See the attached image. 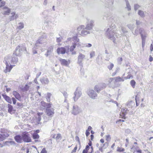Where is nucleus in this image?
I'll return each instance as SVG.
<instances>
[{
    "label": "nucleus",
    "instance_id": "obj_1",
    "mask_svg": "<svg viewBox=\"0 0 153 153\" xmlns=\"http://www.w3.org/2000/svg\"><path fill=\"white\" fill-rule=\"evenodd\" d=\"M121 29L122 31V33L121 32V33L119 34L118 32L119 31H117V32H116V29L115 26L114 24H112L111 26H109L105 30V34L107 37L112 40L113 42L114 43L115 42V37L114 36L117 38H119L122 37L123 34H125L127 33V31L126 30L125 28L123 27H121Z\"/></svg>",
    "mask_w": 153,
    "mask_h": 153
},
{
    "label": "nucleus",
    "instance_id": "obj_2",
    "mask_svg": "<svg viewBox=\"0 0 153 153\" xmlns=\"http://www.w3.org/2000/svg\"><path fill=\"white\" fill-rule=\"evenodd\" d=\"M94 21L92 20H88L87 22V24L85 28V30H82L81 31V33H78L80 35L82 36H85L87 35L90 33V30L93 29V27L94 26Z\"/></svg>",
    "mask_w": 153,
    "mask_h": 153
},
{
    "label": "nucleus",
    "instance_id": "obj_3",
    "mask_svg": "<svg viewBox=\"0 0 153 153\" xmlns=\"http://www.w3.org/2000/svg\"><path fill=\"white\" fill-rule=\"evenodd\" d=\"M87 93L89 97L91 99H95L97 97V94L94 91L91 89H89L87 91Z\"/></svg>",
    "mask_w": 153,
    "mask_h": 153
},
{
    "label": "nucleus",
    "instance_id": "obj_4",
    "mask_svg": "<svg viewBox=\"0 0 153 153\" xmlns=\"http://www.w3.org/2000/svg\"><path fill=\"white\" fill-rule=\"evenodd\" d=\"M22 140L25 142H31V139L28 132H24L22 135Z\"/></svg>",
    "mask_w": 153,
    "mask_h": 153
},
{
    "label": "nucleus",
    "instance_id": "obj_5",
    "mask_svg": "<svg viewBox=\"0 0 153 153\" xmlns=\"http://www.w3.org/2000/svg\"><path fill=\"white\" fill-rule=\"evenodd\" d=\"M69 50V47L67 46H65V48L60 47L58 48L57 49V52L58 54H64L66 51V50Z\"/></svg>",
    "mask_w": 153,
    "mask_h": 153
},
{
    "label": "nucleus",
    "instance_id": "obj_6",
    "mask_svg": "<svg viewBox=\"0 0 153 153\" xmlns=\"http://www.w3.org/2000/svg\"><path fill=\"white\" fill-rule=\"evenodd\" d=\"M85 59V56L84 55L81 53H79L78 56V62L81 67H82V61Z\"/></svg>",
    "mask_w": 153,
    "mask_h": 153
},
{
    "label": "nucleus",
    "instance_id": "obj_7",
    "mask_svg": "<svg viewBox=\"0 0 153 153\" xmlns=\"http://www.w3.org/2000/svg\"><path fill=\"white\" fill-rule=\"evenodd\" d=\"M5 64L6 65V66L5 69L4 71V72L5 73H7L8 72H10L13 67L14 66V65H9L7 62H5Z\"/></svg>",
    "mask_w": 153,
    "mask_h": 153
},
{
    "label": "nucleus",
    "instance_id": "obj_8",
    "mask_svg": "<svg viewBox=\"0 0 153 153\" xmlns=\"http://www.w3.org/2000/svg\"><path fill=\"white\" fill-rule=\"evenodd\" d=\"M54 109L46 108V113L47 115L49 117H52L54 114Z\"/></svg>",
    "mask_w": 153,
    "mask_h": 153
},
{
    "label": "nucleus",
    "instance_id": "obj_9",
    "mask_svg": "<svg viewBox=\"0 0 153 153\" xmlns=\"http://www.w3.org/2000/svg\"><path fill=\"white\" fill-rule=\"evenodd\" d=\"M22 51V48L20 46H18L16 48L15 51L13 54L16 56L20 55L21 52Z\"/></svg>",
    "mask_w": 153,
    "mask_h": 153
},
{
    "label": "nucleus",
    "instance_id": "obj_10",
    "mask_svg": "<svg viewBox=\"0 0 153 153\" xmlns=\"http://www.w3.org/2000/svg\"><path fill=\"white\" fill-rule=\"evenodd\" d=\"M3 12L2 13L4 15H8L10 14L11 10L10 8L7 7H5L3 8Z\"/></svg>",
    "mask_w": 153,
    "mask_h": 153
},
{
    "label": "nucleus",
    "instance_id": "obj_11",
    "mask_svg": "<svg viewBox=\"0 0 153 153\" xmlns=\"http://www.w3.org/2000/svg\"><path fill=\"white\" fill-rule=\"evenodd\" d=\"M13 94L15 97L19 101L22 100L21 97L20 95L16 91H13Z\"/></svg>",
    "mask_w": 153,
    "mask_h": 153
},
{
    "label": "nucleus",
    "instance_id": "obj_12",
    "mask_svg": "<svg viewBox=\"0 0 153 153\" xmlns=\"http://www.w3.org/2000/svg\"><path fill=\"white\" fill-rule=\"evenodd\" d=\"M15 141L18 143H21L22 142V136L20 135H16L14 137Z\"/></svg>",
    "mask_w": 153,
    "mask_h": 153
},
{
    "label": "nucleus",
    "instance_id": "obj_13",
    "mask_svg": "<svg viewBox=\"0 0 153 153\" xmlns=\"http://www.w3.org/2000/svg\"><path fill=\"white\" fill-rule=\"evenodd\" d=\"M59 61L62 65L67 66L70 63V62L67 61L66 60L63 59H59Z\"/></svg>",
    "mask_w": 153,
    "mask_h": 153
},
{
    "label": "nucleus",
    "instance_id": "obj_14",
    "mask_svg": "<svg viewBox=\"0 0 153 153\" xmlns=\"http://www.w3.org/2000/svg\"><path fill=\"white\" fill-rule=\"evenodd\" d=\"M2 96L3 97L5 100L11 104L12 103L11 99L10 97L7 96L6 95L2 94Z\"/></svg>",
    "mask_w": 153,
    "mask_h": 153
},
{
    "label": "nucleus",
    "instance_id": "obj_15",
    "mask_svg": "<svg viewBox=\"0 0 153 153\" xmlns=\"http://www.w3.org/2000/svg\"><path fill=\"white\" fill-rule=\"evenodd\" d=\"M134 105V102L132 101L128 102L126 104L127 107L129 108H132Z\"/></svg>",
    "mask_w": 153,
    "mask_h": 153
},
{
    "label": "nucleus",
    "instance_id": "obj_16",
    "mask_svg": "<svg viewBox=\"0 0 153 153\" xmlns=\"http://www.w3.org/2000/svg\"><path fill=\"white\" fill-rule=\"evenodd\" d=\"M85 26L84 25H80L77 28V36L78 35H80L78 33H81V32H80L81 30V31L82 30H85Z\"/></svg>",
    "mask_w": 153,
    "mask_h": 153
},
{
    "label": "nucleus",
    "instance_id": "obj_17",
    "mask_svg": "<svg viewBox=\"0 0 153 153\" xmlns=\"http://www.w3.org/2000/svg\"><path fill=\"white\" fill-rule=\"evenodd\" d=\"M139 33L140 34L141 37L143 36H147V34L146 33L144 30L142 28H140L139 30Z\"/></svg>",
    "mask_w": 153,
    "mask_h": 153
},
{
    "label": "nucleus",
    "instance_id": "obj_18",
    "mask_svg": "<svg viewBox=\"0 0 153 153\" xmlns=\"http://www.w3.org/2000/svg\"><path fill=\"white\" fill-rule=\"evenodd\" d=\"M94 89L97 92L99 93L100 91L102 89L101 88V87L100 86V84H98L95 86L94 88Z\"/></svg>",
    "mask_w": 153,
    "mask_h": 153
},
{
    "label": "nucleus",
    "instance_id": "obj_19",
    "mask_svg": "<svg viewBox=\"0 0 153 153\" xmlns=\"http://www.w3.org/2000/svg\"><path fill=\"white\" fill-rule=\"evenodd\" d=\"M124 80L123 77H121L120 76H117L114 77V82H123Z\"/></svg>",
    "mask_w": 153,
    "mask_h": 153
},
{
    "label": "nucleus",
    "instance_id": "obj_20",
    "mask_svg": "<svg viewBox=\"0 0 153 153\" xmlns=\"http://www.w3.org/2000/svg\"><path fill=\"white\" fill-rule=\"evenodd\" d=\"M11 16L10 17V21L13 20L15 19V18L18 17V16L17 15H16L15 12H13L11 13Z\"/></svg>",
    "mask_w": 153,
    "mask_h": 153
},
{
    "label": "nucleus",
    "instance_id": "obj_21",
    "mask_svg": "<svg viewBox=\"0 0 153 153\" xmlns=\"http://www.w3.org/2000/svg\"><path fill=\"white\" fill-rule=\"evenodd\" d=\"M138 14L142 18H144L145 16L144 12L142 10H139L138 11Z\"/></svg>",
    "mask_w": 153,
    "mask_h": 153
},
{
    "label": "nucleus",
    "instance_id": "obj_22",
    "mask_svg": "<svg viewBox=\"0 0 153 153\" xmlns=\"http://www.w3.org/2000/svg\"><path fill=\"white\" fill-rule=\"evenodd\" d=\"M52 137L57 140L61 138V135L60 134H54L53 135Z\"/></svg>",
    "mask_w": 153,
    "mask_h": 153
},
{
    "label": "nucleus",
    "instance_id": "obj_23",
    "mask_svg": "<svg viewBox=\"0 0 153 153\" xmlns=\"http://www.w3.org/2000/svg\"><path fill=\"white\" fill-rule=\"evenodd\" d=\"M107 80L108 82V84H110L111 83L113 82L114 84H115V83L114 82V77L110 78L107 79Z\"/></svg>",
    "mask_w": 153,
    "mask_h": 153
},
{
    "label": "nucleus",
    "instance_id": "obj_24",
    "mask_svg": "<svg viewBox=\"0 0 153 153\" xmlns=\"http://www.w3.org/2000/svg\"><path fill=\"white\" fill-rule=\"evenodd\" d=\"M105 4H106V6L107 7H109L113 4V0H109L108 1H107Z\"/></svg>",
    "mask_w": 153,
    "mask_h": 153
},
{
    "label": "nucleus",
    "instance_id": "obj_25",
    "mask_svg": "<svg viewBox=\"0 0 153 153\" xmlns=\"http://www.w3.org/2000/svg\"><path fill=\"white\" fill-rule=\"evenodd\" d=\"M77 47H85L84 44L81 43L79 42V39H77Z\"/></svg>",
    "mask_w": 153,
    "mask_h": 153
},
{
    "label": "nucleus",
    "instance_id": "obj_26",
    "mask_svg": "<svg viewBox=\"0 0 153 153\" xmlns=\"http://www.w3.org/2000/svg\"><path fill=\"white\" fill-rule=\"evenodd\" d=\"M32 137L33 139H38L39 137V136L38 134L36 133H33L32 135Z\"/></svg>",
    "mask_w": 153,
    "mask_h": 153
},
{
    "label": "nucleus",
    "instance_id": "obj_27",
    "mask_svg": "<svg viewBox=\"0 0 153 153\" xmlns=\"http://www.w3.org/2000/svg\"><path fill=\"white\" fill-rule=\"evenodd\" d=\"M8 107V112L11 113L12 111H13V107L12 105H11L10 104H8L7 105Z\"/></svg>",
    "mask_w": 153,
    "mask_h": 153
},
{
    "label": "nucleus",
    "instance_id": "obj_28",
    "mask_svg": "<svg viewBox=\"0 0 153 153\" xmlns=\"http://www.w3.org/2000/svg\"><path fill=\"white\" fill-rule=\"evenodd\" d=\"M134 10L135 11H136L140 7V6L138 4H136L134 5Z\"/></svg>",
    "mask_w": 153,
    "mask_h": 153
},
{
    "label": "nucleus",
    "instance_id": "obj_29",
    "mask_svg": "<svg viewBox=\"0 0 153 153\" xmlns=\"http://www.w3.org/2000/svg\"><path fill=\"white\" fill-rule=\"evenodd\" d=\"M19 25L17 27V28L19 30H21L24 27V24L23 23L20 22L19 24Z\"/></svg>",
    "mask_w": 153,
    "mask_h": 153
},
{
    "label": "nucleus",
    "instance_id": "obj_30",
    "mask_svg": "<svg viewBox=\"0 0 153 153\" xmlns=\"http://www.w3.org/2000/svg\"><path fill=\"white\" fill-rule=\"evenodd\" d=\"M129 110L128 109V108H125L122 109L121 111V112H122V113H124V114H126L127 113V111Z\"/></svg>",
    "mask_w": 153,
    "mask_h": 153
},
{
    "label": "nucleus",
    "instance_id": "obj_31",
    "mask_svg": "<svg viewBox=\"0 0 153 153\" xmlns=\"http://www.w3.org/2000/svg\"><path fill=\"white\" fill-rule=\"evenodd\" d=\"M136 82L134 80H132L130 82V84L132 87L134 88L135 87Z\"/></svg>",
    "mask_w": 153,
    "mask_h": 153
},
{
    "label": "nucleus",
    "instance_id": "obj_32",
    "mask_svg": "<svg viewBox=\"0 0 153 153\" xmlns=\"http://www.w3.org/2000/svg\"><path fill=\"white\" fill-rule=\"evenodd\" d=\"M127 26L131 30H132L134 27V25L133 24H129L127 25Z\"/></svg>",
    "mask_w": 153,
    "mask_h": 153
},
{
    "label": "nucleus",
    "instance_id": "obj_33",
    "mask_svg": "<svg viewBox=\"0 0 153 153\" xmlns=\"http://www.w3.org/2000/svg\"><path fill=\"white\" fill-rule=\"evenodd\" d=\"M76 46V43H74L73 44V45L71 46L70 48V51H74V49L75 48Z\"/></svg>",
    "mask_w": 153,
    "mask_h": 153
},
{
    "label": "nucleus",
    "instance_id": "obj_34",
    "mask_svg": "<svg viewBox=\"0 0 153 153\" xmlns=\"http://www.w3.org/2000/svg\"><path fill=\"white\" fill-rule=\"evenodd\" d=\"M77 91L78 92H77V98H79L80 97L82 94V92L81 90H79L78 91V89H77Z\"/></svg>",
    "mask_w": 153,
    "mask_h": 153
},
{
    "label": "nucleus",
    "instance_id": "obj_35",
    "mask_svg": "<svg viewBox=\"0 0 153 153\" xmlns=\"http://www.w3.org/2000/svg\"><path fill=\"white\" fill-rule=\"evenodd\" d=\"M126 6L128 10L130 11L131 10V7L128 1L126 2Z\"/></svg>",
    "mask_w": 153,
    "mask_h": 153
},
{
    "label": "nucleus",
    "instance_id": "obj_36",
    "mask_svg": "<svg viewBox=\"0 0 153 153\" xmlns=\"http://www.w3.org/2000/svg\"><path fill=\"white\" fill-rule=\"evenodd\" d=\"M117 151L119 152H123L125 151V149L122 148L118 147Z\"/></svg>",
    "mask_w": 153,
    "mask_h": 153
},
{
    "label": "nucleus",
    "instance_id": "obj_37",
    "mask_svg": "<svg viewBox=\"0 0 153 153\" xmlns=\"http://www.w3.org/2000/svg\"><path fill=\"white\" fill-rule=\"evenodd\" d=\"M100 86L101 87V88L102 89H104L106 87V84L105 83H100Z\"/></svg>",
    "mask_w": 153,
    "mask_h": 153
},
{
    "label": "nucleus",
    "instance_id": "obj_38",
    "mask_svg": "<svg viewBox=\"0 0 153 153\" xmlns=\"http://www.w3.org/2000/svg\"><path fill=\"white\" fill-rule=\"evenodd\" d=\"M105 139L108 141H109L111 139V137L110 135L108 134L105 136Z\"/></svg>",
    "mask_w": 153,
    "mask_h": 153
},
{
    "label": "nucleus",
    "instance_id": "obj_39",
    "mask_svg": "<svg viewBox=\"0 0 153 153\" xmlns=\"http://www.w3.org/2000/svg\"><path fill=\"white\" fill-rule=\"evenodd\" d=\"M29 86L27 85H26L23 88V90L24 91H27L29 89Z\"/></svg>",
    "mask_w": 153,
    "mask_h": 153
},
{
    "label": "nucleus",
    "instance_id": "obj_40",
    "mask_svg": "<svg viewBox=\"0 0 153 153\" xmlns=\"http://www.w3.org/2000/svg\"><path fill=\"white\" fill-rule=\"evenodd\" d=\"M117 61L118 64H121V62L123 61V59L122 57H119L117 59Z\"/></svg>",
    "mask_w": 153,
    "mask_h": 153
},
{
    "label": "nucleus",
    "instance_id": "obj_41",
    "mask_svg": "<svg viewBox=\"0 0 153 153\" xmlns=\"http://www.w3.org/2000/svg\"><path fill=\"white\" fill-rule=\"evenodd\" d=\"M114 66V65L113 63H111L110 65H108V68L110 70H111L113 68Z\"/></svg>",
    "mask_w": 153,
    "mask_h": 153
},
{
    "label": "nucleus",
    "instance_id": "obj_42",
    "mask_svg": "<svg viewBox=\"0 0 153 153\" xmlns=\"http://www.w3.org/2000/svg\"><path fill=\"white\" fill-rule=\"evenodd\" d=\"M52 104L50 103H47L46 104L45 107L46 108L50 109V108L51 107Z\"/></svg>",
    "mask_w": 153,
    "mask_h": 153
},
{
    "label": "nucleus",
    "instance_id": "obj_43",
    "mask_svg": "<svg viewBox=\"0 0 153 153\" xmlns=\"http://www.w3.org/2000/svg\"><path fill=\"white\" fill-rule=\"evenodd\" d=\"M6 4V2L5 1H1L0 4V7L4 6Z\"/></svg>",
    "mask_w": 153,
    "mask_h": 153
},
{
    "label": "nucleus",
    "instance_id": "obj_44",
    "mask_svg": "<svg viewBox=\"0 0 153 153\" xmlns=\"http://www.w3.org/2000/svg\"><path fill=\"white\" fill-rule=\"evenodd\" d=\"M133 76H131V74H129L126 77H124V78L125 79H129L130 78H132Z\"/></svg>",
    "mask_w": 153,
    "mask_h": 153
},
{
    "label": "nucleus",
    "instance_id": "obj_45",
    "mask_svg": "<svg viewBox=\"0 0 153 153\" xmlns=\"http://www.w3.org/2000/svg\"><path fill=\"white\" fill-rule=\"evenodd\" d=\"M146 36H143L141 37L142 39V44H145V39Z\"/></svg>",
    "mask_w": 153,
    "mask_h": 153
},
{
    "label": "nucleus",
    "instance_id": "obj_46",
    "mask_svg": "<svg viewBox=\"0 0 153 153\" xmlns=\"http://www.w3.org/2000/svg\"><path fill=\"white\" fill-rule=\"evenodd\" d=\"M85 47L88 48L91 47L92 46V45L90 43H86L84 44Z\"/></svg>",
    "mask_w": 153,
    "mask_h": 153
},
{
    "label": "nucleus",
    "instance_id": "obj_47",
    "mask_svg": "<svg viewBox=\"0 0 153 153\" xmlns=\"http://www.w3.org/2000/svg\"><path fill=\"white\" fill-rule=\"evenodd\" d=\"M41 104L44 107H45L46 104L47 103H46L45 102H44V101H42L41 102Z\"/></svg>",
    "mask_w": 153,
    "mask_h": 153
},
{
    "label": "nucleus",
    "instance_id": "obj_48",
    "mask_svg": "<svg viewBox=\"0 0 153 153\" xmlns=\"http://www.w3.org/2000/svg\"><path fill=\"white\" fill-rule=\"evenodd\" d=\"M120 116L121 117L125 119L126 117H125V116L126 115V114L124 113H122L121 112L120 114Z\"/></svg>",
    "mask_w": 153,
    "mask_h": 153
},
{
    "label": "nucleus",
    "instance_id": "obj_49",
    "mask_svg": "<svg viewBox=\"0 0 153 153\" xmlns=\"http://www.w3.org/2000/svg\"><path fill=\"white\" fill-rule=\"evenodd\" d=\"M109 101L110 102H112L116 104L117 106H118V104L117 101H114L112 100H110Z\"/></svg>",
    "mask_w": 153,
    "mask_h": 153
},
{
    "label": "nucleus",
    "instance_id": "obj_50",
    "mask_svg": "<svg viewBox=\"0 0 153 153\" xmlns=\"http://www.w3.org/2000/svg\"><path fill=\"white\" fill-rule=\"evenodd\" d=\"M12 99L13 102V104L15 105L16 103V100L14 97H12Z\"/></svg>",
    "mask_w": 153,
    "mask_h": 153
},
{
    "label": "nucleus",
    "instance_id": "obj_51",
    "mask_svg": "<svg viewBox=\"0 0 153 153\" xmlns=\"http://www.w3.org/2000/svg\"><path fill=\"white\" fill-rule=\"evenodd\" d=\"M95 55V53L94 52H92L90 53V56L91 58L94 56Z\"/></svg>",
    "mask_w": 153,
    "mask_h": 153
},
{
    "label": "nucleus",
    "instance_id": "obj_52",
    "mask_svg": "<svg viewBox=\"0 0 153 153\" xmlns=\"http://www.w3.org/2000/svg\"><path fill=\"white\" fill-rule=\"evenodd\" d=\"M40 153H47V151L45 148H43L41 152Z\"/></svg>",
    "mask_w": 153,
    "mask_h": 153
},
{
    "label": "nucleus",
    "instance_id": "obj_53",
    "mask_svg": "<svg viewBox=\"0 0 153 153\" xmlns=\"http://www.w3.org/2000/svg\"><path fill=\"white\" fill-rule=\"evenodd\" d=\"M72 113L74 115L76 114V108L74 106L73 107Z\"/></svg>",
    "mask_w": 153,
    "mask_h": 153
},
{
    "label": "nucleus",
    "instance_id": "obj_54",
    "mask_svg": "<svg viewBox=\"0 0 153 153\" xmlns=\"http://www.w3.org/2000/svg\"><path fill=\"white\" fill-rule=\"evenodd\" d=\"M139 33V32L138 30L137 29L135 31L134 33H133L135 35H137L138 33Z\"/></svg>",
    "mask_w": 153,
    "mask_h": 153
},
{
    "label": "nucleus",
    "instance_id": "obj_55",
    "mask_svg": "<svg viewBox=\"0 0 153 153\" xmlns=\"http://www.w3.org/2000/svg\"><path fill=\"white\" fill-rule=\"evenodd\" d=\"M90 134V132L88 131V130H87L86 131L85 134L86 136H88Z\"/></svg>",
    "mask_w": 153,
    "mask_h": 153
},
{
    "label": "nucleus",
    "instance_id": "obj_56",
    "mask_svg": "<svg viewBox=\"0 0 153 153\" xmlns=\"http://www.w3.org/2000/svg\"><path fill=\"white\" fill-rule=\"evenodd\" d=\"M61 39L60 37L57 38L56 39V42L58 43L60 42H61Z\"/></svg>",
    "mask_w": 153,
    "mask_h": 153
},
{
    "label": "nucleus",
    "instance_id": "obj_57",
    "mask_svg": "<svg viewBox=\"0 0 153 153\" xmlns=\"http://www.w3.org/2000/svg\"><path fill=\"white\" fill-rule=\"evenodd\" d=\"M150 49L151 51H153V45L152 44L150 45Z\"/></svg>",
    "mask_w": 153,
    "mask_h": 153
},
{
    "label": "nucleus",
    "instance_id": "obj_58",
    "mask_svg": "<svg viewBox=\"0 0 153 153\" xmlns=\"http://www.w3.org/2000/svg\"><path fill=\"white\" fill-rule=\"evenodd\" d=\"M150 58L149 59V61L150 62H151L153 60V58L151 56H150Z\"/></svg>",
    "mask_w": 153,
    "mask_h": 153
},
{
    "label": "nucleus",
    "instance_id": "obj_59",
    "mask_svg": "<svg viewBox=\"0 0 153 153\" xmlns=\"http://www.w3.org/2000/svg\"><path fill=\"white\" fill-rule=\"evenodd\" d=\"M140 22L139 21H137V20L136 21V24L137 25H140Z\"/></svg>",
    "mask_w": 153,
    "mask_h": 153
},
{
    "label": "nucleus",
    "instance_id": "obj_60",
    "mask_svg": "<svg viewBox=\"0 0 153 153\" xmlns=\"http://www.w3.org/2000/svg\"><path fill=\"white\" fill-rule=\"evenodd\" d=\"M76 146L74 147V149L72 150V153L76 152Z\"/></svg>",
    "mask_w": 153,
    "mask_h": 153
},
{
    "label": "nucleus",
    "instance_id": "obj_61",
    "mask_svg": "<svg viewBox=\"0 0 153 153\" xmlns=\"http://www.w3.org/2000/svg\"><path fill=\"white\" fill-rule=\"evenodd\" d=\"M124 120H123L120 119L119 120L117 121H116V123H118V122H124Z\"/></svg>",
    "mask_w": 153,
    "mask_h": 153
},
{
    "label": "nucleus",
    "instance_id": "obj_62",
    "mask_svg": "<svg viewBox=\"0 0 153 153\" xmlns=\"http://www.w3.org/2000/svg\"><path fill=\"white\" fill-rule=\"evenodd\" d=\"M90 148L89 147V146L88 145H87L86 147V148L85 149H86V150H87V151H88V150Z\"/></svg>",
    "mask_w": 153,
    "mask_h": 153
},
{
    "label": "nucleus",
    "instance_id": "obj_63",
    "mask_svg": "<svg viewBox=\"0 0 153 153\" xmlns=\"http://www.w3.org/2000/svg\"><path fill=\"white\" fill-rule=\"evenodd\" d=\"M39 130H37L36 131H35L34 133H36V134H38V133H39Z\"/></svg>",
    "mask_w": 153,
    "mask_h": 153
},
{
    "label": "nucleus",
    "instance_id": "obj_64",
    "mask_svg": "<svg viewBox=\"0 0 153 153\" xmlns=\"http://www.w3.org/2000/svg\"><path fill=\"white\" fill-rule=\"evenodd\" d=\"M88 151H87V150H86V149H84L82 153H87Z\"/></svg>",
    "mask_w": 153,
    "mask_h": 153
}]
</instances>
